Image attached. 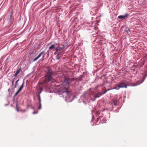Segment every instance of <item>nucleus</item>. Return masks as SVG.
Instances as JSON below:
<instances>
[{"label":"nucleus","mask_w":147,"mask_h":147,"mask_svg":"<svg viewBox=\"0 0 147 147\" xmlns=\"http://www.w3.org/2000/svg\"><path fill=\"white\" fill-rule=\"evenodd\" d=\"M70 82V81L68 77H66L63 84L59 86V93L62 94L63 93V97H65L66 100L70 97L69 92L68 91V85Z\"/></svg>","instance_id":"1"},{"label":"nucleus","mask_w":147,"mask_h":147,"mask_svg":"<svg viewBox=\"0 0 147 147\" xmlns=\"http://www.w3.org/2000/svg\"><path fill=\"white\" fill-rule=\"evenodd\" d=\"M127 85L125 81L121 82L118 84L114 88L118 90L120 88H127Z\"/></svg>","instance_id":"2"},{"label":"nucleus","mask_w":147,"mask_h":147,"mask_svg":"<svg viewBox=\"0 0 147 147\" xmlns=\"http://www.w3.org/2000/svg\"><path fill=\"white\" fill-rule=\"evenodd\" d=\"M53 75V73L51 71L49 70L48 71L47 74L46 75V77L47 78L49 81L52 80L51 76Z\"/></svg>","instance_id":"3"},{"label":"nucleus","mask_w":147,"mask_h":147,"mask_svg":"<svg viewBox=\"0 0 147 147\" xmlns=\"http://www.w3.org/2000/svg\"><path fill=\"white\" fill-rule=\"evenodd\" d=\"M147 76V75H146V74H145V75L143 77V80H142L140 81H138L134 85V86H136L138 85H139L142 83L144 81V80L145 77Z\"/></svg>","instance_id":"4"},{"label":"nucleus","mask_w":147,"mask_h":147,"mask_svg":"<svg viewBox=\"0 0 147 147\" xmlns=\"http://www.w3.org/2000/svg\"><path fill=\"white\" fill-rule=\"evenodd\" d=\"M129 14L127 13H126L123 16H118V18L119 19H125L128 16Z\"/></svg>","instance_id":"5"},{"label":"nucleus","mask_w":147,"mask_h":147,"mask_svg":"<svg viewBox=\"0 0 147 147\" xmlns=\"http://www.w3.org/2000/svg\"><path fill=\"white\" fill-rule=\"evenodd\" d=\"M44 53V51H42L41 53H40L38 56L37 57L35 58L33 60V61H36L39 58H40L41 55H42V54Z\"/></svg>","instance_id":"6"},{"label":"nucleus","mask_w":147,"mask_h":147,"mask_svg":"<svg viewBox=\"0 0 147 147\" xmlns=\"http://www.w3.org/2000/svg\"><path fill=\"white\" fill-rule=\"evenodd\" d=\"M44 53V51H42L41 53H40L38 56L37 57L35 58L33 60V61H36L39 58H40L41 55H42V54Z\"/></svg>","instance_id":"7"},{"label":"nucleus","mask_w":147,"mask_h":147,"mask_svg":"<svg viewBox=\"0 0 147 147\" xmlns=\"http://www.w3.org/2000/svg\"><path fill=\"white\" fill-rule=\"evenodd\" d=\"M21 70V68H19L16 71V73L13 75V76L14 77H16L17 75L20 73Z\"/></svg>","instance_id":"8"},{"label":"nucleus","mask_w":147,"mask_h":147,"mask_svg":"<svg viewBox=\"0 0 147 147\" xmlns=\"http://www.w3.org/2000/svg\"><path fill=\"white\" fill-rule=\"evenodd\" d=\"M107 91L104 92L103 93H99L98 94H97L96 95L94 96V97L95 98H96L99 97L101 95L105 94L106 92Z\"/></svg>","instance_id":"9"},{"label":"nucleus","mask_w":147,"mask_h":147,"mask_svg":"<svg viewBox=\"0 0 147 147\" xmlns=\"http://www.w3.org/2000/svg\"><path fill=\"white\" fill-rule=\"evenodd\" d=\"M57 45H58V46L56 48H58L59 51H61L62 52H63V50L64 49V47H60L59 45H57Z\"/></svg>","instance_id":"10"},{"label":"nucleus","mask_w":147,"mask_h":147,"mask_svg":"<svg viewBox=\"0 0 147 147\" xmlns=\"http://www.w3.org/2000/svg\"><path fill=\"white\" fill-rule=\"evenodd\" d=\"M55 49L56 50V51L55 53H54V54L56 55L57 54H58L59 55V54L60 53L59 52V49L58 48H56Z\"/></svg>","instance_id":"11"},{"label":"nucleus","mask_w":147,"mask_h":147,"mask_svg":"<svg viewBox=\"0 0 147 147\" xmlns=\"http://www.w3.org/2000/svg\"><path fill=\"white\" fill-rule=\"evenodd\" d=\"M40 92H39V95L38 96V97L39 100V103L41 102V99L40 98V94L41 93L42 91V89L40 88Z\"/></svg>","instance_id":"12"},{"label":"nucleus","mask_w":147,"mask_h":147,"mask_svg":"<svg viewBox=\"0 0 147 147\" xmlns=\"http://www.w3.org/2000/svg\"><path fill=\"white\" fill-rule=\"evenodd\" d=\"M55 45H52L49 47V49H53L55 48Z\"/></svg>","instance_id":"13"},{"label":"nucleus","mask_w":147,"mask_h":147,"mask_svg":"<svg viewBox=\"0 0 147 147\" xmlns=\"http://www.w3.org/2000/svg\"><path fill=\"white\" fill-rule=\"evenodd\" d=\"M23 85H24V83H23L22 85L20 87V88L18 89V90L19 91H21L22 90V89L23 88Z\"/></svg>","instance_id":"14"},{"label":"nucleus","mask_w":147,"mask_h":147,"mask_svg":"<svg viewBox=\"0 0 147 147\" xmlns=\"http://www.w3.org/2000/svg\"><path fill=\"white\" fill-rule=\"evenodd\" d=\"M125 31H126L128 33V32H130V29L129 28H126Z\"/></svg>","instance_id":"15"},{"label":"nucleus","mask_w":147,"mask_h":147,"mask_svg":"<svg viewBox=\"0 0 147 147\" xmlns=\"http://www.w3.org/2000/svg\"><path fill=\"white\" fill-rule=\"evenodd\" d=\"M20 91H19V90H18V91L15 94L14 96H16L20 92Z\"/></svg>","instance_id":"16"},{"label":"nucleus","mask_w":147,"mask_h":147,"mask_svg":"<svg viewBox=\"0 0 147 147\" xmlns=\"http://www.w3.org/2000/svg\"><path fill=\"white\" fill-rule=\"evenodd\" d=\"M41 102H40L39 103V107L38 108V109H41Z\"/></svg>","instance_id":"17"},{"label":"nucleus","mask_w":147,"mask_h":147,"mask_svg":"<svg viewBox=\"0 0 147 147\" xmlns=\"http://www.w3.org/2000/svg\"><path fill=\"white\" fill-rule=\"evenodd\" d=\"M59 55L58 54V55H57L56 56V58L57 59H59Z\"/></svg>","instance_id":"18"},{"label":"nucleus","mask_w":147,"mask_h":147,"mask_svg":"<svg viewBox=\"0 0 147 147\" xmlns=\"http://www.w3.org/2000/svg\"><path fill=\"white\" fill-rule=\"evenodd\" d=\"M16 110L17 111H19V110L18 107L17 105H16Z\"/></svg>","instance_id":"19"},{"label":"nucleus","mask_w":147,"mask_h":147,"mask_svg":"<svg viewBox=\"0 0 147 147\" xmlns=\"http://www.w3.org/2000/svg\"><path fill=\"white\" fill-rule=\"evenodd\" d=\"M37 113V112H34L32 113L33 114H35L36 113Z\"/></svg>","instance_id":"20"},{"label":"nucleus","mask_w":147,"mask_h":147,"mask_svg":"<svg viewBox=\"0 0 147 147\" xmlns=\"http://www.w3.org/2000/svg\"><path fill=\"white\" fill-rule=\"evenodd\" d=\"M19 81V80H17L16 82V85L17 84V83L18 82V81Z\"/></svg>","instance_id":"21"},{"label":"nucleus","mask_w":147,"mask_h":147,"mask_svg":"<svg viewBox=\"0 0 147 147\" xmlns=\"http://www.w3.org/2000/svg\"><path fill=\"white\" fill-rule=\"evenodd\" d=\"M73 80H74V78H72V79H71V81H72Z\"/></svg>","instance_id":"22"},{"label":"nucleus","mask_w":147,"mask_h":147,"mask_svg":"<svg viewBox=\"0 0 147 147\" xmlns=\"http://www.w3.org/2000/svg\"><path fill=\"white\" fill-rule=\"evenodd\" d=\"M12 84L13 85V81L12 82Z\"/></svg>","instance_id":"23"},{"label":"nucleus","mask_w":147,"mask_h":147,"mask_svg":"<svg viewBox=\"0 0 147 147\" xmlns=\"http://www.w3.org/2000/svg\"><path fill=\"white\" fill-rule=\"evenodd\" d=\"M55 81V80H53L52 81L53 82H54V81Z\"/></svg>","instance_id":"24"},{"label":"nucleus","mask_w":147,"mask_h":147,"mask_svg":"<svg viewBox=\"0 0 147 147\" xmlns=\"http://www.w3.org/2000/svg\"><path fill=\"white\" fill-rule=\"evenodd\" d=\"M15 88H16V86H15Z\"/></svg>","instance_id":"25"}]
</instances>
